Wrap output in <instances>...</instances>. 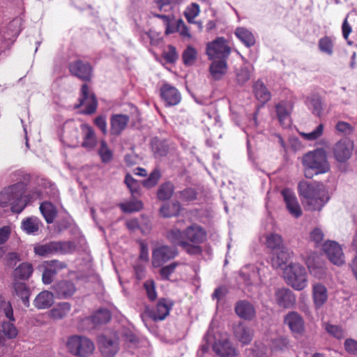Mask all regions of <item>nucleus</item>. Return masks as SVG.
<instances>
[{
	"label": "nucleus",
	"mask_w": 357,
	"mask_h": 357,
	"mask_svg": "<svg viewBox=\"0 0 357 357\" xmlns=\"http://www.w3.org/2000/svg\"><path fill=\"white\" fill-rule=\"evenodd\" d=\"M0 307L3 311L6 317L9 319L8 321H4L2 324L1 329L0 330V345L3 344L5 342V336L8 339L14 338L17 335V330L15 325L10 321H15L13 317V307L9 302L2 301L0 304Z\"/></svg>",
	"instance_id": "nucleus-8"
},
{
	"label": "nucleus",
	"mask_w": 357,
	"mask_h": 357,
	"mask_svg": "<svg viewBox=\"0 0 357 357\" xmlns=\"http://www.w3.org/2000/svg\"><path fill=\"white\" fill-rule=\"evenodd\" d=\"M335 130L341 134L349 135L353 132L354 128L350 123L340 121L335 125Z\"/></svg>",
	"instance_id": "nucleus-55"
},
{
	"label": "nucleus",
	"mask_w": 357,
	"mask_h": 357,
	"mask_svg": "<svg viewBox=\"0 0 357 357\" xmlns=\"http://www.w3.org/2000/svg\"><path fill=\"white\" fill-rule=\"evenodd\" d=\"M304 175L307 178L324 174L331 170L328 154L324 148H317L304 154L301 158Z\"/></svg>",
	"instance_id": "nucleus-3"
},
{
	"label": "nucleus",
	"mask_w": 357,
	"mask_h": 357,
	"mask_svg": "<svg viewBox=\"0 0 357 357\" xmlns=\"http://www.w3.org/2000/svg\"><path fill=\"white\" fill-rule=\"evenodd\" d=\"M317 256L312 255L309 256L305 264L311 275L316 278H321L325 275V269L324 266L316 261Z\"/></svg>",
	"instance_id": "nucleus-33"
},
{
	"label": "nucleus",
	"mask_w": 357,
	"mask_h": 357,
	"mask_svg": "<svg viewBox=\"0 0 357 357\" xmlns=\"http://www.w3.org/2000/svg\"><path fill=\"white\" fill-rule=\"evenodd\" d=\"M323 250L333 264L340 266L344 263L342 249L337 242L333 241H326L323 244Z\"/></svg>",
	"instance_id": "nucleus-15"
},
{
	"label": "nucleus",
	"mask_w": 357,
	"mask_h": 357,
	"mask_svg": "<svg viewBox=\"0 0 357 357\" xmlns=\"http://www.w3.org/2000/svg\"><path fill=\"white\" fill-rule=\"evenodd\" d=\"M196 50L191 47H188L186 50H184L182 54L184 64L185 66L192 65L196 59Z\"/></svg>",
	"instance_id": "nucleus-49"
},
{
	"label": "nucleus",
	"mask_w": 357,
	"mask_h": 357,
	"mask_svg": "<svg viewBox=\"0 0 357 357\" xmlns=\"http://www.w3.org/2000/svg\"><path fill=\"white\" fill-rule=\"evenodd\" d=\"M265 245L272 252L283 248V238L281 235L275 233H271L266 236Z\"/></svg>",
	"instance_id": "nucleus-35"
},
{
	"label": "nucleus",
	"mask_w": 357,
	"mask_h": 357,
	"mask_svg": "<svg viewBox=\"0 0 357 357\" xmlns=\"http://www.w3.org/2000/svg\"><path fill=\"white\" fill-rule=\"evenodd\" d=\"M69 248L67 242L51 241L34 247V252L36 255L42 257H48L55 254H64Z\"/></svg>",
	"instance_id": "nucleus-11"
},
{
	"label": "nucleus",
	"mask_w": 357,
	"mask_h": 357,
	"mask_svg": "<svg viewBox=\"0 0 357 357\" xmlns=\"http://www.w3.org/2000/svg\"><path fill=\"white\" fill-rule=\"evenodd\" d=\"M324 329L331 335L333 336L337 339H342L344 337V333L343 329L337 325H333L329 323H324Z\"/></svg>",
	"instance_id": "nucleus-47"
},
{
	"label": "nucleus",
	"mask_w": 357,
	"mask_h": 357,
	"mask_svg": "<svg viewBox=\"0 0 357 357\" xmlns=\"http://www.w3.org/2000/svg\"><path fill=\"white\" fill-rule=\"evenodd\" d=\"M79 100V102L75 105V109L79 108L86 102V109L82 113L84 114H92L96 112L98 102L95 95L93 93H90L86 84L82 86L81 97Z\"/></svg>",
	"instance_id": "nucleus-14"
},
{
	"label": "nucleus",
	"mask_w": 357,
	"mask_h": 357,
	"mask_svg": "<svg viewBox=\"0 0 357 357\" xmlns=\"http://www.w3.org/2000/svg\"><path fill=\"white\" fill-rule=\"evenodd\" d=\"M234 34L247 47H251L256 43V38L252 32L245 27H237L235 29Z\"/></svg>",
	"instance_id": "nucleus-31"
},
{
	"label": "nucleus",
	"mask_w": 357,
	"mask_h": 357,
	"mask_svg": "<svg viewBox=\"0 0 357 357\" xmlns=\"http://www.w3.org/2000/svg\"><path fill=\"white\" fill-rule=\"evenodd\" d=\"M54 294L49 291L39 293L33 301L34 306L38 309H47L54 303Z\"/></svg>",
	"instance_id": "nucleus-30"
},
{
	"label": "nucleus",
	"mask_w": 357,
	"mask_h": 357,
	"mask_svg": "<svg viewBox=\"0 0 357 357\" xmlns=\"http://www.w3.org/2000/svg\"><path fill=\"white\" fill-rule=\"evenodd\" d=\"M69 351L79 357H87L92 354L95 347L93 342L86 337L74 335L67 342Z\"/></svg>",
	"instance_id": "nucleus-7"
},
{
	"label": "nucleus",
	"mask_w": 357,
	"mask_h": 357,
	"mask_svg": "<svg viewBox=\"0 0 357 357\" xmlns=\"http://www.w3.org/2000/svg\"><path fill=\"white\" fill-rule=\"evenodd\" d=\"M231 52L229 42L224 37H217L206 45V54L209 59L228 60Z\"/></svg>",
	"instance_id": "nucleus-6"
},
{
	"label": "nucleus",
	"mask_w": 357,
	"mask_h": 357,
	"mask_svg": "<svg viewBox=\"0 0 357 357\" xmlns=\"http://www.w3.org/2000/svg\"><path fill=\"white\" fill-rule=\"evenodd\" d=\"M70 73L83 81H90L91 79L92 68L89 63L77 60L69 64Z\"/></svg>",
	"instance_id": "nucleus-16"
},
{
	"label": "nucleus",
	"mask_w": 357,
	"mask_h": 357,
	"mask_svg": "<svg viewBox=\"0 0 357 357\" xmlns=\"http://www.w3.org/2000/svg\"><path fill=\"white\" fill-rule=\"evenodd\" d=\"M110 319V312L107 309H100L91 316V321L94 325L107 324Z\"/></svg>",
	"instance_id": "nucleus-42"
},
{
	"label": "nucleus",
	"mask_w": 357,
	"mask_h": 357,
	"mask_svg": "<svg viewBox=\"0 0 357 357\" xmlns=\"http://www.w3.org/2000/svg\"><path fill=\"white\" fill-rule=\"evenodd\" d=\"M318 47L321 52L331 56L334 52V40L331 36L321 37L318 42Z\"/></svg>",
	"instance_id": "nucleus-39"
},
{
	"label": "nucleus",
	"mask_w": 357,
	"mask_h": 357,
	"mask_svg": "<svg viewBox=\"0 0 357 357\" xmlns=\"http://www.w3.org/2000/svg\"><path fill=\"white\" fill-rule=\"evenodd\" d=\"M13 289L16 296L22 300V302L24 304V305L26 307H29L30 305V288L24 282L15 281L13 283Z\"/></svg>",
	"instance_id": "nucleus-32"
},
{
	"label": "nucleus",
	"mask_w": 357,
	"mask_h": 357,
	"mask_svg": "<svg viewBox=\"0 0 357 357\" xmlns=\"http://www.w3.org/2000/svg\"><path fill=\"white\" fill-rule=\"evenodd\" d=\"M151 146L155 157L166 155L169 150L167 143L157 137H155L151 140Z\"/></svg>",
	"instance_id": "nucleus-38"
},
{
	"label": "nucleus",
	"mask_w": 357,
	"mask_h": 357,
	"mask_svg": "<svg viewBox=\"0 0 357 357\" xmlns=\"http://www.w3.org/2000/svg\"><path fill=\"white\" fill-rule=\"evenodd\" d=\"M98 154L101 160L104 163H107L112 159V151L109 149L107 144L105 141L100 142V146L98 150Z\"/></svg>",
	"instance_id": "nucleus-46"
},
{
	"label": "nucleus",
	"mask_w": 357,
	"mask_h": 357,
	"mask_svg": "<svg viewBox=\"0 0 357 357\" xmlns=\"http://www.w3.org/2000/svg\"><path fill=\"white\" fill-rule=\"evenodd\" d=\"M253 91L256 98L262 104L271 100V94L263 82L258 80L253 85Z\"/></svg>",
	"instance_id": "nucleus-34"
},
{
	"label": "nucleus",
	"mask_w": 357,
	"mask_h": 357,
	"mask_svg": "<svg viewBox=\"0 0 357 357\" xmlns=\"http://www.w3.org/2000/svg\"><path fill=\"white\" fill-rule=\"evenodd\" d=\"M125 183L132 195L138 194L139 186L135 179H134L131 176L127 175L125 178Z\"/></svg>",
	"instance_id": "nucleus-62"
},
{
	"label": "nucleus",
	"mask_w": 357,
	"mask_h": 357,
	"mask_svg": "<svg viewBox=\"0 0 357 357\" xmlns=\"http://www.w3.org/2000/svg\"><path fill=\"white\" fill-rule=\"evenodd\" d=\"M275 252H277V257L275 264L277 266H280L283 264H285L290 257L289 253L285 250L284 246L282 249L276 250Z\"/></svg>",
	"instance_id": "nucleus-54"
},
{
	"label": "nucleus",
	"mask_w": 357,
	"mask_h": 357,
	"mask_svg": "<svg viewBox=\"0 0 357 357\" xmlns=\"http://www.w3.org/2000/svg\"><path fill=\"white\" fill-rule=\"evenodd\" d=\"M233 332L235 337L244 345L250 344L252 340V329L243 323L235 325Z\"/></svg>",
	"instance_id": "nucleus-24"
},
{
	"label": "nucleus",
	"mask_w": 357,
	"mask_h": 357,
	"mask_svg": "<svg viewBox=\"0 0 357 357\" xmlns=\"http://www.w3.org/2000/svg\"><path fill=\"white\" fill-rule=\"evenodd\" d=\"M33 273L32 265L29 263H22L14 271L15 278L27 280Z\"/></svg>",
	"instance_id": "nucleus-41"
},
{
	"label": "nucleus",
	"mask_w": 357,
	"mask_h": 357,
	"mask_svg": "<svg viewBox=\"0 0 357 357\" xmlns=\"http://www.w3.org/2000/svg\"><path fill=\"white\" fill-rule=\"evenodd\" d=\"M167 238L174 245L182 247L190 255L201 253V227L199 226L188 227L183 232L173 229L168 232Z\"/></svg>",
	"instance_id": "nucleus-2"
},
{
	"label": "nucleus",
	"mask_w": 357,
	"mask_h": 357,
	"mask_svg": "<svg viewBox=\"0 0 357 357\" xmlns=\"http://www.w3.org/2000/svg\"><path fill=\"white\" fill-rule=\"evenodd\" d=\"M323 132L324 125L320 123L317 126L314 130L308 133H303L302 135L305 139L312 141L320 137L323 135Z\"/></svg>",
	"instance_id": "nucleus-56"
},
{
	"label": "nucleus",
	"mask_w": 357,
	"mask_h": 357,
	"mask_svg": "<svg viewBox=\"0 0 357 357\" xmlns=\"http://www.w3.org/2000/svg\"><path fill=\"white\" fill-rule=\"evenodd\" d=\"M178 265V262H173L167 266L162 267L160 270V274L162 278L164 280H169V276L174 272Z\"/></svg>",
	"instance_id": "nucleus-57"
},
{
	"label": "nucleus",
	"mask_w": 357,
	"mask_h": 357,
	"mask_svg": "<svg viewBox=\"0 0 357 357\" xmlns=\"http://www.w3.org/2000/svg\"><path fill=\"white\" fill-rule=\"evenodd\" d=\"M54 296L59 299H68L72 297L77 289L74 282L70 280L56 281L52 286Z\"/></svg>",
	"instance_id": "nucleus-13"
},
{
	"label": "nucleus",
	"mask_w": 357,
	"mask_h": 357,
	"mask_svg": "<svg viewBox=\"0 0 357 357\" xmlns=\"http://www.w3.org/2000/svg\"><path fill=\"white\" fill-rule=\"evenodd\" d=\"M45 264L47 267L51 268L52 269H54L56 274H57L59 271L66 268L67 266L65 262L56 259L47 261L45 262Z\"/></svg>",
	"instance_id": "nucleus-63"
},
{
	"label": "nucleus",
	"mask_w": 357,
	"mask_h": 357,
	"mask_svg": "<svg viewBox=\"0 0 357 357\" xmlns=\"http://www.w3.org/2000/svg\"><path fill=\"white\" fill-rule=\"evenodd\" d=\"M298 191L312 211H320L329 199L324 185L319 182L303 180L298 183Z\"/></svg>",
	"instance_id": "nucleus-1"
},
{
	"label": "nucleus",
	"mask_w": 357,
	"mask_h": 357,
	"mask_svg": "<svg viewBox=\"0 0 357 357\" xmlns=\"http://www.w3.org/2000/svg\"><path fill=\"white\" fill-rule=\"evenodd\" d=\"M292 105L285 101L275 105V112L280 124L283 127H288L291 124V114Z\"/></svg>",
	"instance_id": "nucleus-22"
},
{
	"label": "nucleus",
	"mask_w": 357,
	"mask_h": 357,
	"mask_svg": "<svg viewBox=\"0 0 357 357\" xmlns=\"http://www.w3.org/2000/svg\"><path fill=\"white\" fill-rule=\"evenodd\" d=\"M121 210L125 213L138 211L142 208V204L139 201L131 202L120 205Z\"/></svg>",
	"instance_id": "nucleus-53"
},
{
	"label": "nucleus",
	"mask_w": 357,
	"mask_h": 357,
	"mask_svg": "<svg viewBox=\"0 0 357 357\" xmlns=\"http://www.w3.org/2000/svg\"><path fill=\"white\" fill-rule=\"evenodd\" d=\"M177 255L175 247L162 245L155 248L152 253V264L154 267H160Z\"/></svg>",
	"instance_id": "nucleus-12"
},
{
	"label": "nucleus",
	"mask_w": 357,
	"mask_h": 357,
	"mask_svg": "<svg viewBox=\"0 0 357 357\" xmlns=\"http://www.w3.org/2000/svg\"><path fill=\"white\" fill-rule=\"evenodd\" d=\"M180 211L181 206L179 202H174L164 204L160 208V213L164 218H170L178 215Z\"/></svg>",
	"instance_id": "nucleus-37"
},
{
	"label": "nucleus",
	"mask_w": 357,
	"mask_h": 357,
	"mask_svg": "<svg viewBox=\"0 0 357 357\" xmlns=\"http://www.w3.org/2000/svg\"><path fill=\"white\" fill-rule=\"evenodd\" d=\"M291 347L289 339L287 336H279L271 342V348L274 351H285Z\"/></svg>",
	"instance_id": "nucleus-43"
},
{
	"label": "nucleus",
	"mask_w": 357,
	"mask_h": 357,
	"mask_svg": "<svg viewBox=\"0 0 357 357\" xmlns=\"http://www.w3.org/2000/svg\"><path fill=\"white\" fill-rule=\"evenodd\" d=\"M110 121L111 134L115 136H119L126 128L129 121V116L126 114H114L112 116Z\"/></svg>",
	"instance_id": "nucleus-27"
},
{
	"label": "nucleus",
	"mask_w": 357,
	"mask_h": 357,
	"mask_svg": "<svg viewBox=\"0 0 357 357\" xmlns=\"http://www.w3.org/2000/svg\"><path fill=\"white\" fill-rule=\"evenodd\" d=\"M287 282L296 290H303L307 286V275L305 268L299 264H290L284 271Z\"/></svg>",
	"instance_id": "nucleus-5"
},
{
	"label": "nucleus",
	"mask_w": 357,
	"mask_h": 357,
	"mask_svg": "<svg viewBox=\"0 0 357 357\" xmlns=\"http://www.w3.org/2000/svg\"><path fill=\"white\" fill-rule=\"evenodd\" d=\"M25 190L26 184L24 182H18L4 188L0 192V206L10 205L13 213H21L29 201V195H24Z\"/></svg>",
	"instance_id": "nucleus-4"
},
{
	"label": "nucleus",
	"mask_w": 357,
	"mask_h": 357,
	"mask_svg": "<svg viewBox=\"0 0 357 357\" xmlns=\"http://www.w3.org/2000/svg\"><path fill=\"white\" fill-rule=\"evenodd\" d=\"M22 229L28 234H33L39 229V220L36 218H28L22 221Z\"/></svg>",
	"instance_id": "nucleus-44"
},
{
	"label": "nucleus",
	"mask_w": 357,
	"mask_h": 357,
	"mask_svg": "<svg viewBox=\"0 0 357 357\" xmlns=\"http://www.w3.org/2000/svg\"><path fill=\"white\" fill-rule=\"evenodd\" d=\"M344 348L350 354H357V341L353 339H347L344 342Z\"/></svg>",
	"instance_id": "nucleus-64"
},
{
	"label": "nucleus",
	"mask_w": 357,
	"mask_h": 357,
	"mask_svg": "<svg viewBox=\"0 0 357 357\" xmlns=\"http://www.w3.org/2000/svg\"><path fill=\"white\" fill-rule=\"evenodd\" d=\"M144 289L146 291L148 298L151 301H155L157 298L155 287L153 280L146 281L144 284Z\"/></svg>",
	"instance_id": "nucleus-58"
},
{
	"label": "nucleus",
	"mask_w": 357,
	"mask_h": 357,
	"mask_svg": "<svg viewBox=\"0 0 357 357\" xmlns=\"http://www.w3.org/2000/svg\"><path fill=\"white\" fill-rule=\"evenodd\" d=\"M172 304H168L165 298H160L156 305V309L153 310L146 306L143 313L141 314V318L144 322L147 319H151L155 321L164 320L169 314Z\"/></svg>",
	"instance_id": "nucleus-10"
},
{
	"label": "nucleus",
	"mask_w": 357,
	"mask_h": 357,
	"mask_svg": "<svg viewBox=\"0 0 357 357\" xmlns=\"http://www.w3.org/2000/svg\"><path fill=\"white\" fill-rule=\"evenodd\" d=\"M163 57L167 62L174 63L178 59L176 48L172 45H169L167 51L163 54Z\"/></svg>",
	"instance_id": "nucleus-61"
},
{
	"label": "nucleus",
	"mask_w": 357,
	"mask_h": 357,
	"mask_svg": "<svg viewBox=\"0 0 357 357\" xmlns=\"http://www.w3.org/2000/svg\"><path fill=\"white\" fill-rule=\"evenodd\" d=\"M354 149L353 141L348 138H342L334 144L331 152L336 162L344 164L351 158Z\"/></svg>",
	"instance_id": "nucleus-9"
},
{
	"label": "nucleus",
	"mask_w": 357,
	"mask_h": 357,
	"mask_svg": "<svg viewBox=\"0 0 357 357\" xmlns=\"http://www.w3.org/2000/svg\"><path fill=\"white\" fill-rule=\"evenodd\" d=\"M312 107V113L320 117L323 114L324 105L319 96L313 97L310 100Z\"/></svg>",
	"instance_id": "nucleus-51"
},
{
	"label": "nucleus",
	"mask_w": 357,
	"mask_h": 357,
	"mask_svg": "<svg viewBox=\"0 0 357 357\" xmlns=\"http://www.w3.org/2000/svg\"><path fill=\"white\" fill-rule=\"evenodd\" d=\"M179 198L185 202H190L196 198L197 193L192 188H187L179 192Z\"/></svg>",
	"instance_id": "nucleus-60"
},
{
	"label": "nucleus",
	"mask_w": 357,
	"mask_h": 357,
	"mask_svg": "<svg viewBox=\"0 0 357 357\" xmlns=\"http://www.w3.org/2000/svg\"><path fill=\"white\" fill-rule=\"evenodd\" d=\"M275 299L277 304L284 308L292 307L296 302L293 292L287 288L278 289L275 292Z\"/></svg>",
	"instance_id": "nucleus-21"
},
{
	"label": "nucleus",
	"mask_w": 357,
	"mask_h": 357,
	"mask_svg": "<svg viewBox=\"0 0 357 357\" xmlns=\"http://www.w3.org/2000/svg\"><path fill=\"white\" fill-rule=\"evenodd\" d=\"M281 195L289 213L296 218L301 216L302 209L295 193L291 189L286 188L281 191Z\"/></svg>",
	"instance_id": "nucleus-18"
},
{
	"label": "nucleus",
	"mask_w": 357,
	"mask_h": 357,
	"mask_svg": "<svg viewBox=\"0 0 357 357\" xmlns=\"http://www.w3.org/2000/svg\"><path fill=\"white\" fill-rule=\"evenodd\" d=\"M83 134V142L82 146L88 150L93 149L96 145V138L94 130L91 126L83 123L80 126Z\"/></svg>",
	"instance_id": "nucleus-29"
},
{
	"label": "nucleus",
	"mask_w": 357,
	"mask_h": 357,
	"mask_svg": "<svg viewBox=\"0 0 357 357\" xmlns=\"http://www.w3.org/2000/svg\"><path fill=\"white\" fill-rule=\"evenodd\" d=\"M199 13V6L196 3H192L188 7L184 12V15L189 23H194V18L198 15Z\"/></svg>",
	"instance_id": "nucleus-50"
},
{
	"label": "nucleus",
	"mask_w": 357,
	"mask_h": 357,
	"mask_svg": "<svg viewBox=\"0 0 357 357\" xmlns=\"http://www.w3.org/2000/svg\"><path fill=\"white\" fill-rule=\"evenodd\" d=\"M160 96L168 105H176L181 101V95L178 91L167 84L161 87Z\"/></svg>",
	"instance_id": "nucleus-25"
},
{
	"label": "nucleus",
	"mask_w": 357,
	"mask_h": 357,
	"mask_svg": "<svg viewBox=\"0 0 357 357\" xmlns=\"http://www.w3.org/2000/svg\"><path fill=\"white\" fill-rule=\"evenodd\" d=\"M212 62L209 67V72L215 80L221 79L227 73V60L210 59Z\"/></svg>",
	"instance_id": "nucleus-26"
},
{
	"label": "nucleus",
	"mask_w": 357,
	"mask_h": 357,
	"mask_svg": "<svg viewBox=\"0 0 357 357\" xmlns=\"http://www.w3.org/2000/svg\"><path fill=\"white\" fill-rule=\"evenodd\" d=\"M173 193V185L170 182L162 184L158 190V197L160 200L169 199Z\"/></svg>",
	"instance_id": "nucleus-45"
},
{
	"label": "nucleus",
	"mask_w": 357,
	"mask_h": 357,
	"mask_svg": "<svg viewBox=\"0 0 357 357\" xmlns=\"http://www.w3.org/2000/svg\"><path fill=\"white\" fill-rule=\"evenodd\" d=\"M312 298L316 308L322 307L328 299L326 287L320 283L314 284L312 286Z\"/></svg>",
	"instance_id": "nucleus-28"
},
{
	"label": "nucleus",
	"mask_w": 357,
	"mask_h": 357,
	"mask_svg": "<svg viewBox=\"0 0 357 357\" xmlns=\"http://www.w3.org/2000/svg\"><path fill=\"white\" fill-rule=\"evenodd\" d=\"M56 271L54 269L47 267L45 265V268L42 275V280L45 284H50L53 281V278L55 276Z\"/></svg>",
	"instance_id": "nucleus-59"
},
{
	"label": "nucleus",
	"mask_w": 357,
	"mask_h": 357,
	"mask_svg": "<svg viewBox=\"0 0 357 357\" xmlns=\"http://www.w3.org/2000/svg\"><path fill=\"white\" fill-rule=\"evenodd\" d=\"M161 176L160 172L158 169H155L149 175L148 178L143 181L142 184L147 188L155 186Z\"/></svg>",
	"instance_id": "nucleus-48"
},
{
	"label": "nucleus",
	"mask_w": 357,
	"mask_h": 357,
	"mask_svg": "<svg viewBox=\"0 0 357 357\" xmlns=\"http://www.w3.org/2000/svg\"><path fill=\"white\" fill-rule=\"evenodd\" d=\"M71 305L68 302L60 303L56 307L50 311V316L54 319H61L65 317L70 310Z\"/></svg>",
	"instance_id": "nucleus-40"
},
{
	"label": "nucleus",
	"mask_w": 357,
	"mask_h": 357,
	"mask_svg": "<svg viewBox=\"0 0 357 357\" xmlns=\"http://www.w3.org/2000/svg\"><path fill=\"white\" fill-rule=\"evenodd\" d=\"M40 211L47 223H52L57 211L56 207L50 202H44L40 206Z\"/></svg>",
	"instance_id": "nucleus-36"
},
{
	"label": "nucleus",
	"mask_w": 357,
	"mask_h": 357,
	"mask_svg": "<svg viewBox=\"0 0 357 357\" xmlns=\"http://www.w3.org/2000/svg\"><path fill=\"white\" fill-rule=\"evenodd\" d=\"M234 310L236 314L244 320L251 321L256 317L255 307L247 300H241L236 302Z\"/></svg>",
	"instance_id": "nucleus-19"
},
{
	"label": "nucleus",
	"mask_w": 357,
	"mask_h": 357,
	"mask_svg": "<svg viewBox=\"0 0 357 357\" xmlns=\"http://www.w3.org/2000/svg\"><path fill=\"white\" fill-rule=\"evenodd\" d=\"M324 238V234L322 230L319 228H314L310 234V238L315 243L317 247L323 246L322 242Z\"/></svg>",
	"instance_id": "nucleus-52"
},
{
	"label": "nucleus",
	"mask_w": 357,
	"mask_h": 357,
	"mask_svg": "<svg viewBox=\"0 0 357 357\" xmlns=\"http://www.w3.org/2000/svg\"><path fill=\"white\" fill-rule=\"evenodd\" d=\"M284 324L290 331L298 335H301L305 331V324L302 317L296 312H290L284 317Z\"/></svg>",
	"instance_id": "nucleus-20"
},
{
	"label": "nucleus",
	"mask_w": 357,
	"mask_h": 357,
	"mask_svg": "<svg viewBox=\"0 0 357 357\" xmlns=\"http://www.w3.org/2000/svg\"><path fill=\"white\" fill-rule=\"evenodd\" d=\"M98 344L100 349L105 357H113L119 351L118 342L105 335L98 337Z\"/></svg>",
	"instance_id": "nucleus-23"
},
{
	"label": "nucleus",
	"mask_w": 357,
	"mask_h": 357,
	"mask_svg": "<svg viewBox=\"0 0 357 357\" xmlns=\"http://www.w3.org/2000/svg\"><path fill=\"white\" fill-rule=\"evenodd\" d=\"M213 351L219 357H235L238 354L236 348L227 338L215 339L211 344Z\"/></svg>",
	"instance_id": "nucleus-17"
}]
</instances>
